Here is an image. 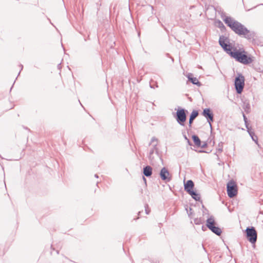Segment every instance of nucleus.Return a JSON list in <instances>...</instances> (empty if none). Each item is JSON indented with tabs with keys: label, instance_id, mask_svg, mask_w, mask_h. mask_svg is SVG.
I'll return each instance as SVG.
<instances>
[{
	"label": "nucleus",
	"instance_id": "f03ea898",
	"mask_svg": "<svg viewBox=\"0 0 263 263\" xmlns=\"http://www.w3.org/2000/svg\"><path fill=\"white\" fill-rule=\"evenodd\" d=\"M230 55L236 60L243 64H249L253 62L252 58L248 56L247 52L243 49H234L233 52H230Z\"/></svg>",
	"mask_w": 263,
	"mask_h": 263
},
{
	"label": "nucleus",
	"instance_id": "f3484780",
	"mask_svg": "<svg viewBox=\"0 0 263 263\" xmlns=\"http://www.w3.org/2000/svg\"><path fill=\"white\" fill-rule=\"evenodd\" d=\"M252 138L253 139V140L256 143H257V137L256 136H255V137H254L253 136H252Z\"/></svg>",
	"mask_w": 263,
	"mask_h": 263
},
{
	"label": "nucleus",
	"instance_id": "423d86ee",
	"mask_svg": "<svg viewBox=\"0 0 263 263\" xmlns=\"http://www.w3.org/2000/svg\"><path fill=\"white\" fill-rule=\"evenodd\" d=\"M215 224L213 217H210L206 221V226L208 228L217 235H220L221 233V230L218 227H216Z\"/></svg>",
	"mask_w": 263,
	"mask_h": 263
},
{
	"label": "nucleus",
	"instance_id": "f257e3e1",
	"mask_svg": "<svg viewBox=\"0 0 263 263\" xmlns=\"http://www.w3.org/2000/svg\"><path fill=\"white\" fill-rule=\"evenodd\" d=\"M223 21L236 34L248 38L252 36L250 31L238 21L230 17H226Z\"/></svg>",
	"mask_w": 263,
	"mask_h": 263
},
{
	"label": "nucleus",
	"instance_id": "6e6552de",
	"mask_svg": "<svg viewBox=\"0 0 263 263\" xmlns=\"http://www.w3.org/2000/svg\"><path fill=\"white\" fill-rule=\"evenodd\" d=\"M177 122L181 125H184L186 121V114L183 109H180L177 110L176 112Z\"/></svg>",
	"mask_w": 263,
	"mask_h": 263
},
{
	"label": "nucleus",
	"instance_id": "4468645a",
	"mask_svg": "<svg viewBox=\"0 0 263 263\" xmlns=\"http://www.w3.org/2000/svg\"><path fill=\"white\" fill-rule=\"evenodd\" d=\"M192 139L195 145L198 147H200L201 146L200 140L197 136L193 135L192 136Z\"/></svg>",
	"mask_w": 263,
	"mask_h": 263
},
{
	"label": "nucleus",
	"instance_id": "0eeeda50",
	"mask_svg": "<svg viewBox=\"0 0 263 263\" xmlns=\"http://www.w3.org/2000/svg\"><path fill=\"white\" fill-rule=\"evenodd\" d=\"M247 238L252 243H255L257 239V232L254 227L248 228L246 230Z\"/></svg>",
	"mask_w": 263,
	"mask_h": 263
},
{
	"label": "nucleus",
	"instance_id": "20e7f679",
	"mask_svg": "<svg viewBox=\"0 0 263 263\" xmlns=\"http://www.w3.org/2000/svg\"><path fill=\"white\" fill-rule=\"evenodd\" d=\"M194 186V182L192 180H188L184 183V190L192 196L196 200H198L200 198L198 194L193 191Z\"/></svg>",
	"mask_w": 263,
	"mask_h": 263
},
{
	"label": "nucleus",
	"instance_id": "a211bd4d",
	"mask_svg": "<svg viewBox=\"0 0 263 263\" xmlns=\"http://www.w3.org/2000/svg\"><path fill=\"white\" fill-rule=\"evenodd\" d=\"M143 179L145 181H146V179L143 177Z\"/></svg>",
	"mask_w": 263,
	"mask_h": 263
},
{
	"label": "nucleus",
	"instance_id": "dca6fc26",
	"mask_svg": "<svg viewBox=\"0 0 263 263\" xmlns=\"http://www.w3.org/2000/svg\"><path fill=\"white\" fill-rule=\"evenodd\" d=\"M218 24H219V27H220V28H224V26L223 25V24L221 22H218Z\"/></svg>",
	"mask_w": 263,
	"mask_h": 263
},
{
	"label": "nucleus",
	"instance_id": "39448f33",
	"mask_svg": "<svg viewBox=\"0 0 263 263\" xmlns=\"http://www.w3.org/2000/svg\"><path fill=\"white\" fill-rule=\"evenodd\" d=\"M245 86V77L242 75H239L235 80V87L237 92L241 93Z\"/></svg>",
	"mask_w": 263,
	"mask_h": 263
},
{
	"label": "nucleus",
	"instance_id": "2eb2a0df",
	"mask_svg": "<svg viewBox=\"0 0 263 263\" xmlns=\"http://www.w3.org/2000/svg\"><path fill=\"white\" fill-rule=\"evenodd\" d=\"M188 78L193 84L199 85V81L196 78H192L190 76H189Z\"/></svg>",
	"mask_w": 263,
	"mask_h": 263
},
{
	"label": "nucleus",
	"instance_id": "ddd939ff",
	"mask_svg": "<svg viewBox=\"0 0 263 263\" xmlns=\"http://www.w3.org/2000/svg\"><path fill=\"white\" fill-rule=\"evenodd\" d=\"M143 174L147 177L151 176L152 174V168L150 166H146L143 169Z\"/></svg>",
	"mask_w": 263,
	"mask_h": 263
},
{
	"label": "nucleus",
	"instance_id": "f8f14e48",
	"mask_svg": "<svg viewBox=\"0 0 263 263\" xmlns=\"http://www.w3.org/2000/svg\"><path fill=\"white\" fill-rule=\"evenodd\" d=\"M198 112L197 110H193L191 113V115L189 119V126H192V124L193 120L198 116Z\"/></svg>",
	"mask_w": 263,
	"mask_h": 263
},
{
	"label": "nucleus",
	"instance_id": "9b49d317",
	"mask_svg": "<svg viewBox=\"0 0 263 263\" xmlns=\"http://www.w3.org/2000/svg\"><path fill=\"white\" fill-rule=\"evenodd\" d=\"M203 115L208 119V121L210 123L213 121V115L211 112V110L209 108L204 109L203 112Z\"/></svg>",
	"mask_w": 263,
	"mask_h": 263
},
{
	"label": "nucleus",
	"instance_id": "7ed1b4c3",
	"mask_svg": "<svg viewBox=\"0 0 263 263\" xmlns=\"http://www.w3.org/2000/svg\"><path fill=\"white\" fill-rule=\"evenodd\" d=\"M227 194L230 198L236 196L238 193V186L234 180L230 181L227 185Z\"/></svg>",
	"mask_w": 263,
	"mask_h": 263
},
{
	"label": "nucleus",
	"instance_id": "1a4fd4ad",
	"mask_svg": "<svg viewBox=\"0 0 263 263\" xmlns=\"http://www.w3.org/2000/svg\"><path fill=\"white\" fill-rule=\"evenodd\" d=\"M220 46L223 49L230 55V52L232 51V47L230 45L228 44V41L226 39L223 37H220L219 41Z\"/></svg>",
	"mask_w": 263,
	"mask_h": 263
},
{
	"label": "nucleus",
	"instance_id": "9d476101",
	"mask_svg": "<svg viewBox=\"0 0 263 263\" xmlns=\"http://www.w3.org/2000/svg\"><path fill=\"white\" fill-rule=\"evenodd\" d=\"M160 177L163 180L170 181L171 179V175H170L167 169L163 167L161 169L160 173Z\"/></svg>",
	"mask_w": 263,
	"mask_h": 263
}]
</instances>
